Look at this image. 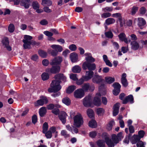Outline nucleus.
Here are the masks:
<instances>
[{"instance_id":"obj_28","label":"nucleus","mask_w":147,"mask_h":147,"mask_svg":"<svg viewBox=\"0 0 147 147\" xmlns=\"http://www.w3.org/2000/svg\"><path fill=\"white\" fill-rule=\"evenodd\" d=\"M140 140V138L137 135H134L132 137L131 142L133 144H135L138 142Z\"/></svg>"},{"instance_id":"obj_30","label":"nucleus","mask_w":147,"mask_h":147,"mask_svg":"<svg viewBox=\"0 0 147 147\" xmlns=\"http://www.w3.org/2000/svg\"><path fill=\"white\" fill-rule=\"evenodd\" d=\"M47 110L46 108L45 107H42L40 108L39 111V113L41 117H43L46 114Z\"/></svg>"},{"instance_id":"obj_14","label":"nucleus","mask_w":147,"mask_h":147,"mask_svg":"<svg viewBox=\"0 0 147 147\" xmlns=\"http://www.w3.org/2000/svg\"><path fill=\"white\" fill-rule=\"evenodd\" d=\"M113 85L114 88V89L113 90V94L115 95H117L119 93L120 91L121 86L117 82L115 83Z\"/></svg>"},{"instance_id":"obj_1","label":"nucleus","mask_w":147,"mask_h":147,"mask_svg":"<svg viewBox=\"0 0 147 147\" xmlns=\"http://www.w3.org/2000/svg\"><path fill=\"white\" fill-rule=\"evenodd\" d=\"M54 78L55 80L52 81L50 84L51 88L48 89V91L49 92H55L59 90L61 88L59 84L61 80L65 82L66 79V77L61 74L55 75Z\"/></svg>"},{"instance_id":"obj_33","label":"nucleus","mask_w":147,"mask_h":147,"mask_svg":"<svg viewBox=\"0 0 147 147\" xmlns=\"http://www.w3.org/2000/svg\"><path fill=\"white\" fill-rule=\"evenodd\" d=\"M102 139V140H99L97 141L96 143L98 147H105V142L104 140H105L103 138Z\"/></svg>"},{"instance_id":"obj_6","label":"nucleus","mask_w":147,"mask_h":147,"mask_svg":"<svg viewBox=\"0 0 147 147\" xmlns=\"http://www.w3.org/2000/svg\"><path fill=\"white\" fill-rule=\"evenodd\" d=\"M82 68L84 70L88 69L89 71H92L96 69V65L94 63H91L87 61H85L82 64Z\"/></svg>"},{"instance_id":"obj_2","label":"nucleus","mask_w":147,"mask_h":147,"mask_svg":"<svg viewBox=\"0 0 147 147\" xmlns=\"http://www.w3.org/2000/svg\"><path fill=\"white\" fill-rule=\"evenodd\" d=\"M102 136L103 138L105 140V142L109 147H114L115 146L114 144L118 143L120 140L116 135L115 134H113L112 136V138L113 142L109 139L107 133H103Z\"/></svg>"},{"instance_id":"obj_25","label":"nucleus","mask_w":147,"mask_h":147,"mask_svg":"<svg viewBox=\"0 0 147 147\" xmlns=\"http://www.w3.org/2000/svg\"><path fill=\"white\" fill-rule=\"evenodd\" d=\"M138 25L140 28H142V27L146 24V22L145 20L142 18H138Z\"/></svg>"},{"instance_id":"obj_44","label":"nucleus","mask_w":147,"mask_h":147,"mask_svg":"<svg viewBox=\"0 0 147 147\" xmlns=\"http://www.w3.org/2000/svg\"><path fill=\"white\" fill-rule=\"evenodd\" d=\"M38 54L40 56L42 57L45 58L47 55V53L42 50H40L38 51Z\"/></svg>"},{"instance_id":"obj_12","label":"nucleus","mask_w":147,"mask_h":147,"mask_svg":"<svg viewBox=\"0 0 147 147\" xmlns=\"http://www.w3.org/2000/svg\"><path fill=\"white\" fill-rule=\"evenodd\" d=\"M48 101V100L46 97L42 96L40 99L37 101L35 105L36 106H42L44 104H47Z\"/></svg>"},{"instance_id":"obj_3","label":"nucleus","mask_w":147,"mask_h":147,"mask_svg":"<svg viewBox=\"0 0 147 147\" xmlns=\"http://www.w3.org/2000/svg\"><path fill=\"white\" fill-rule=\"evenodd\" d=\"M74 124V126L79 127L84 123L83 118L81 114L78 113L73 117Z\"/></svg>"},{"instance_id":"obj_23","label":"nucleus","mask_w":147,"mask_h":147,"mask_svg":"<svg viewBox=\"0 0 147 147\" xmlns=\"http://www.w3.org/2000/svg\"><path fill=\"white\" fill-rule=\"evenodd\" d=\"M125 35L123 33H121L119 35V40L122 41H124L126 43H128L130 42V40H127V39L125 37Z\"/></svg>"},{"instance_id":"obj_11","label":"nucleus","mask_w":147,"mask_h":147,"mask_svg":"<svg viewBox=\"0 0 147 147\" xmlns=\"http://www.w3.org/2000/svg\"><path fill=\"white\" fill-rule=\"evenodd\" d=\"M84 94L82 89L80 88L75 91L74 92V96L76 98H80L84 96Z\"/></svg>"},{"instance_id":"obj_26","label":"nucleus","mask_w":147,"mask_h":147,"mask_svg":"<svg viewBox=\"0 0 147 147\" xmlns=\"http://www.w3.org/2000/svg\"><path fill=\"white\" fill-rule=\"evenodd\" d=\"M20 4L24 6L25 8H28L30 5V0H22L20 3Z\"/></svg>"},{"instance_id":"obj_13","label":"nucleus","mask_w":147,"mask_h":147,"mask_svg":"<svg viewBox=\"0 0 147 147\" xmlns=\"http://www.w3.org/2000/svg\"><path fill=\"white\" fill-rule=\"evenodd\" d=\"M62 61V57H61L58 56L51 60L50 64L52 65H59L61 63Z\"/></svg>"},{"instance_id":"obj_10","label":"nucleus","mask_w":147,"mask_h":147,"mask_svg":"<svg viewBox=\"0 0 147 147\" xmlns=\"http://www.w3.org/2000/svg\"><path fill=\"white\" fill-rule=\"evenodd\" d=\"M101 96V95L99 93L96 94L93 101V103L95 105L99 106L101 105V104L100 100Z\"/></svg>"},{"instance_id":"obj_53","label":"nucleus","mask_w":147,"mask_h":147,"mask_svg":"<svg viewBox=\"0 0 147 147\" xmlns=\"http://www.w3.org/2000/svg\"><path fill=\"white\" fill-rule=\"evenodd\" d=\"M45 134V136L47 138H50L52 137V134L51 132H50L49 131H47L45 133H44Z\"/></svg>"},{"instance_id":"obj_36","label":"nucleus","mask_w":147,"mask_h":147,"mask_svg":"<svg viewBox=\"0 0 147 147\" xmlns=\"http://www.w3.org/2000/svg\"><path fill=\"white\" fill-rule=\"evenodd\" d=\"M105 79L106 82L109 84H111L115 81V78L114 77H106Z\"/></svg>"},{"instance_id":"obj_16","label":"nucleus","mask_w":147,"mask_h":147,"mask_svg":"<svg viewBox=\"0 0 147 147\" xmlns=\"http://www.w3.org/2000/svg\"><path fill=\"white\" fill-rule=\"evenodd\" d=\"M2 43L5 47L7 49L8 51H11V47L9 46V41L8 38L6 37H4L2 40Z\"/></svg>"},{"instance_id":"obj_32","label":"nucleus","mask_w":147,"mask_h":147,"mask_svg":"<svg viewBox=\"0 0 147 147\" xmlns=\"http://www.w3.org/2000/svg\"><path fill=\"white\" fill-rule=\"evenodd\" d=\"M115 22V20L114 19L111 18H109L106 20L105 24L107 25H109L114 23Z\"/></svg>"},{"instance_id":"obj_34","label":"nucleus","mask_w":147,"mask_h":147,"mask_svg":"<svg viewBox=\"0 0 147 147\" xmlns=\"http://www.w3.org/2000/svg\"><path fill=\"white\" fill-rule=\"evenodd\" d=\"M89 126L92 128H95L97 126L96 121L94 120H92L89 122Z\"/></svg>"},{"instance_id":"obj_43","label":"nucleus","mask_w":147,"mask_h":147,"mask_svg":"<svg viewBox=\"0 0 147 147\" xmlns=\"http://www.w3.org/2000/svg\"><path fill=\"white\" fill-rule=\"evenodd\" d=\"M41 77L42 79L45 81L49 79V76L48 74L44 72L42 74Z\"/></svg>"},{"instance_id":"obj_55","label":"nucleus","mask_w":147,"mask_h":147,"mask_svg":"<svg viewBox=\"0 0 147 147\" xmlns=\"http://www.w3.org/2000/svg\"><path fill=\"white\" fill-rule=\"evenodd\" d=\"M76 127L73 126L72 129L71 131L72 134H77L78 132V130Z\"/></svg>"},{"instance_id":"obj_29","label":"nucleus","mask_w":147,"mask_h":147,"mask_svg":"<svg viewBox=\"0 0 147 147\" xmlns=\"http://www.w3.org/2000/svg\"><path fill=\"white\" fill-rule=\"evenodd\" d=\"M103 58L104 61L105 63L109 67H112V65L110 61L108 59L107 56L106 55H104L103 56Z\"/></svg>"},{"instance_id":"obj_20","label":"nucleus","mask_w":147,"mask_h":147,"mask_svg":"<svg viewBox=\"0 0 147 147\" xmlns=\"http://www.w3.org/2000/svg\"><path fill=\"white\" fill-rule=\"evenodd\" d=\"M86 56L85 59L86 61L90 63H92L95 61V59L92 56L91 54L90 53H86L85 54Z\"/></svg>"},{"instance_id":"obj_46","label":"nucleus","mask_w":147,"mask_h":147,"mask_svg":"<svg viewBox=\"0 0 147 147\" xmlns=\"http://www.w3.org/2000/svg\"><path fill=\"white\" fill-rule=\"evenodd\" d=\"M15 27L14 25L13 24H10L9 25L8 30L10 32H13L14 30Z\"/></svg>"},{"instance_id":"obj_45","label":"nucleus","mask_w":147,"mask_h":147,"mask_svg":"<svg viewBox=\"0 0 147 147\" xmlns=\"http://www.w3.org/2000/svg\"><path fill=\"white\" fill-rule=\"evenodd\" d=\"M111 15V13L109 12H105L103 13L101 15L102 18H106L110 17Z\"/></svg>"},{"instance_id":"obj_7","label":"nucleus","mask_w":147,"mask_h":147,"mask_svg":"<svg viewBox=\"0 0 147 147\" xmlns=\"http://www.w3.org/2000/svg\"><path fill=\"white\" fill-rule=\"evenodd\" d=\"M82 90L84 93L85 92L93 91L95 89L94 86L93 85H90L89 83H85L82 86Z\"/></svg>"},{"instance_id":"obj_39","label":"nucleus","mask_w":147,"mask_h":147,"mask_svg":"<svg viewBox=\"0 0 147 147\" xmlns=\"http://www.w3.org/2000/svg\"><path fill=\"white\" fill-rule=\"evenodd\" d=\"M87 113L88 116L91 118L94 115L93 111L90 109H88L87 111Z\"/></svg>"},{"instance_id":"obj_51","label":"nucleus","mask_w":147,"mask_h":147,"mask_svg":"<svg viewBox=\"0 0 147 147\" xmlns=\"http://www.w3.org/2000/svg\"><path fill=\"white\" fill-rule=\"evenodd\" d=\"M32 5L33 8L35 9L39 8V5L36 1L33 2Z\"/></svg>"},{"instance_id":"obj_59","label":"nucleus","mask_w":147,"mask_h":147,"mask_svg":"<svg viewBox=\"0 0 147 147\" xmlns=\"http://www.w3.org/2000/svg\"><path fill=\"white\" fill-rule=\"evenodd\" d=\"M112 17L114 18H121V14L119 13H116L113 14L112 15Z\"/></svg>"},{"instance_id":"obj_50","label":"nucleus","mask_w":147,"mask_h":147,"mask_svg":"<svg viewBox=\"0 0 147 147\" xmlns=\"http://www.w3.org/2000/svg\"><path fill=\"white\" fill-rule=\"evenodd\" d=\"M70 78L71 79L74 81H76L78 80L77 75L74 74H71L70 75Z\"/></svg>"},{"instance_id":"obj_15","label":"nucleus","mask_w":147,"mask_h":147,"mask_svg":"<svg viewBox=\"0 0 147 147\" xmlns=\"http://www.w3.org/2000/svg\"><path fill=\"white\" fill-rule=\"evenodd\" d=\"M94 74V72L92 71H88L86 72L85 75L82 76L85 81H87L90 80L93 77Z\"/></svg>"},{"instance_id":"obj_9","label":"nucleus","mask_w":147,"mask_h":147,"mask_svg":"<svg viewBox=\"0 0 147 147\" xmlns=\"http://www.w3.org/2000/svg\"><path fill=\"white\" fill-rule=\"evenodd\" d=\"M83 103L84 105L86 107H90L92 104L91 96L88 95L83 100Z\"/></svg>"},{"instance_id":"obj_63","label":"nucleus","mask_w":147,"mask_h":147,"mask_svg":"<svg viewBox=\"0 0 147 147\" xmlns=\"http://www.w3.org/2000/svg\"><path fill=\"white\" fill-rule=\"evenodd\" d=\"M52 113L55 115H57L59 113V110L57 109H55L52 111Z\"/></svg>"},{"instance_id":"obj_56","label":"nucleus","mask_w":147,"mask_h":147,"mask_svg":"<svg viewBox=\"0 0 147 147\" xmlns=\"http://www.w3.org/2000/svg\"><path fill=\"white\" fill-rule=\"evenodd\" d=\"M111 42L112 43L113 46L115 49H119V46L117 42H114L113 40H111Z\"/></svg>"},{"instance_id":"obj_61","label":"nucleus","mask_w":147,"mask_h":147,"mask_svg":"<svg viewBox=\"0 0 147 147\" xmlns=\"http://www.w3.org/2000/svg\"><path fill=\"white\" fill-rule=\"evenodd\" d=\"M40 24L42 25H45L47 24L48 23V21L45 19H43L41 20L40 22Z\"/></svg>"},{"instance_id":"obj_57","label":"nucleus","mask_w":147,"mask_h":147,"mask_svg":"<svg viewBox=\"0 0 147 147\" xmlns=\"http://www.w3.org/2000/svg\"><path fill=\"white\" fill-rule=\"evenodd\" d=\"M69 48L70 50L74 51L76 50L77 47L75 45L72 44L69 46Z\"/></svg>"},{"instance_id":"obj_35","label":"nucleus","mask_w":147,"mask_h":147,"mask_svg":"<svg viewBox=\"0 0 147 147\" xmlns=\"http://www.w3.org/2000/svg\"><path fill=\"white\" fill-rule=\"evenodd\" d=\"M76 87L75 86H71L68 87L66 90L67 93L70 94L72 92L76 89Z\"/></svg>"},{"instance_id":"obj_47","label":"nucleus","mask_w":147,"mask_h":147,"mask_svg":"<svg viewBox=\"0 0 147 147\" xmlns=\"http://www.w3.org/2000/svg\"><path fill=\"white\" fill-rule=\"evenodd\" d=\"M48 123H45L43 126V133H45L48 130Z\"/></svg>"},{"instance_id":"obj_31","label":"nucleus","mask_w":147,"mask_h":147,"mask_svg":"<svg viewBox=\"0 0 147 147\" xmlns=\"http://www.w3.org/2000/svg\"><path fill=\"white\" fill-rule=\"evenodd\" d=\"M62 102L67 106L70 105L71 103V100L69 98L67 97L63 98L62 100Z\"/></svg>"},{"instance_id":"obj_48","label":"nucleus","mask_w":147,"mask_h":147,"mask_svg":"<svg viewBox=\"0 0 147 147\" xmlns=\"http://www.w3.org/2000/svg\"><path fill=\"white\" fill-rule=\"evenodd\" d=\"M97 112L98 115H101L104 113V110L102 108H99L97 109Z\"/></svg>"},{"instance_id":"obj_64","label":"nucleus","mask_w":147,"mask_h":147,"mask_svg":"<svg viewBox=\"0 0 147 147\" xmlns=\"http://www.w3.org/2000/svg\"><path fill=\"white\" fill-rule=\"evenodd\" d=\"M131 39L133 41H136L137 40V37L134 34H132L130 36Z\"/></svg>"},{"instance_id":"obj_19","label":"nucleus","mask_w":147,"mask_h":147,"mask_svg":"<svg viewBox=\"0 0 147 147\" xmlns=\"http://www.w3.org/2000/svg\"><path fill=\"white\" fill-rule=\"evenodd\" d=\"M131 49L134 50H138L140 47L139 43L136 41H132L131 42Z\"/></svg>"},{"instance_id":"obj_37","label":"nucleus","mask_w":147,"mask_h":147,"mask_svg":"<svg viewBox=\"0 0 147 147\" xmlns=\"http://www.w3.org/2000/svg\"><path fill=\"white\" fill-rule=\"evenodd\" d=\"M52 2L50 0H43L42 1V4L44 6H50L52 4Z\"/></svg>"},{"instance_id":"obj_27","label":"nucleus","mask_w":147,"mask_h":147,"mask_svg":"<svg viewBox=\"0 0 147 147\" xmlns=\"http://www.w3.org/2000/svg\"><path fill=\"white\" fill-rule=\"evenodd\" d=\"M71 70L74 73H79L81 71V68L79 66L76 65L72 67Z\"/></svg>"},{"instance_id":"obj_22","label":"nucleus","mask_w":147,"mask_h":147,"mask_svg":"<svg viewBox=\"0 0 147 147\" xmlns=\"http://www.w3.org/2000/svg\"><path fill=\"white\" fill-rule=\"evenodd\" d=\"M120 104L119 103H117L113 106V115L114 116L117 115L119 113V107Z\"/></svg>"},{"instance_id":"obj_18","label":"nucleus","mask_w":147,"mask_h":147,"mask_svg":"<svg viewBox=\"0 0 147 147\" xmlns=\"http://www.w3.org/2000/svg\"><path fill=\"white\" fill-rule=\"evenodd\" d=\"M67 116V114L65 112H61L59 114V118L63 124H65L66 123Z\"/></svg>"},{"instance_id":"obj_40","label":"nucleus","mask_w":147,"mask_h":147,"mask_svg":"<svg viewBox=\"0 0 147 147\" xmlns=\"http://www.w3.org/2000/svg\"><path fill=\"white\" fill-rule=\"evenodd\" d=\"M115 122L113 120L111 121L107 125V128L108 130L110 131L111 130L113 126L114 125Z\"/></svg>"},{"instance_id":"obj_41","label":"nucleus","mask_w":147,"mask_h":147,"mask_svg":"<svg viewBox=\"0 0 147 147\" xmlns=\"http://www.w3.org/2000/svg\"><path fill=\"white\" fill-rule=\"evenodd\" d=\"M61 134L65 138L69 137L70 136L69 134H68L67 131L64 130H63L61 131Z\"/></svg>"},{"instance_id":"obj_49","label":"nucleus","mask_w":147,"mask_h":147,"mask_svg":"<svg viewBox=\"0 0 147 147\" xmlns=\"http://www.w3.org/2000/svg\"><path fill=\"white\" fill-rule=\"evenodd\" d=\"M104 12H111L113 11V8L112 7H107L102 9Z\"/></svg>"},{"instance_id":"obj_24","label":"nucleus","mask_w":147,"mask_h":147,"mask_svg":"<svg viewBox=\"0 0 147 147\" xmlns=\"http://www.w3.org/2000/svg\"><path fill=\"white\" fill-rule=\"evenodd\" d=\"M128 102H130L131 103L134 102L133 96L132 95H130L126 97L123 101V103L124 104H125Z\"/></svg>"},{"instance_id":"obj_42","label":"nucleus","mask_w":147,"mask_h":147,"mask_svg":"<svg viewBox=\"0 0 147 147\" xmlns=\"http://www.w3.org/2000/svg\"><path fill=\"white\" fill-rule=\"evenodd\" d=\"M105 34L107 37L109 38H111L113 36V34L111 31L105 32Z\"/></svg>"},{"instance_id":"obj_58","label":"nucleus","mask_w":147,"mask_h":147,"mask_svg":"<svg viewBox=\"0 0 147 147\" xmlns=\"http://www.w3.org/2000/svg\"><path fill=\"white\" fill-rule=\"evenodd\" d=\"M44 34L47 36L50 37L53 35V33L48 31H45L44 32Z\"/></svg>"},{"instance_id":"obj_4","label":"nucleus","mask_w":147,"mask_h":147,"mask_svg":"<svg viewBox=\"0 0 147 147\" xmlns=\"http://www.w3.org/2000/svg\"><path fill=\"white\" fill-rule=\"evenodd\" d=\"M51 47L54 50H51L49 49L48 50V52L53 56H57L58 54V52H60L63 50L62 47L58 45H52L51 46Z\"/></svg>"},{"instance_id":"obj_60","label":"nucleus","mask_w":147,"mask_h":147,"mask_svg":"<svg viewBox=\"0 0 147 147\" xmlns=\"http://www.w3.org/2000/svg\"><path fill=\"white\" fill-rule=\"evenodd\" d=\"M137 147H145L142 141H139L137 144Z\"/></svg>"},{"instance_id":"obj_8","label":"nucleus","mask_w":147,"mask_h":147,"mask_svg":"<svg viewBox=\"0 0 147 147\" xmlns=\"http://www.w3.org/2000/svg\"><path fill=\"white\" fill-rule=\"evenodd\" d=\"M60 70V67L59 65H52L51 68H47L46 69L47 72L53 74H55L59 72Z\"/></svg>"},{"instance_id":"obj_17","label":"nucleus","mask_w":147,"mask_h":147,"mask_svg":"<svg viewBox=\"0 0 147 147\" xmlns=\"http://www.w3.org/2000/svg\"><path fill=\"white\" fill-rule=\"evenodd\" d=\"M70 59L72 63H76L79 61L78 55L75 53H73L70 54Z\"/></svg>"},{"instance_id":"obj_52","label":"nucleus","mask_w":147,"mask_h":147,"mask_svg":"<svg viewBox=\"0 0 147 147\" xmlns=\"http://www.w3.org/2000/svg\"><path fill=\"white\" fill-rule=\"evenodd\" d=\"M84 81H85V80L84 79V78H83V77L82 76L81 78L76 82V84L78 85H81L82 84Z\"/></svg>"},{"instance_id":"obj_5","label":"nucleus","mask_w":147,"mask_h":147,"mask_svg":"<svg viewBox=\"0 0 147 147\" xmlns=\"http://www.w3.org/2000/svg\"><path fill=\"white\" fill-rule=\"evenodd\" d=\"M32 37L31 36L25 35L24 36V39L23 40L24 43L23 46L25 49L30 48V45L31 44V40Z\"/></svg>"},{"instance_id":"obj_38","label":"nucleus","mask_w":147,"mask_h":147,"mask_svg":"<svg viewBox=\"0 0 147 147\" xmlns=\"http://www.w3.org/2000/svg\"><path fill=\"white\" fill-rule=\"evenodd\" d=\"M138 9V7L137 6H133L131 9V14L133 16L135 15L136 13L137 12Z\"/></svg>"},{"instance_id":"obj_21","label":"nucleus","mask_w":147,"mask_h":147,"mask_svg":"<svg viewBox=\"0 0 147 147\" xmlns=\"http://www.w3.org/2000/svg\"><path fill=\"white\" fill-rule=\"evenodd\" d=\"M102 81V76L98 75H95L92 79V82L95 83H99Z\"/></svg>"},{"instance_id":"obj_62","label":"nucleus","mask_w":147,"mask_h":147,"mask_svg":"<svg viewBox=\"0 0 147 147\" xmlns=\"http://www.w3.org/2000/svg\"><path fill=\"white\" fill-rule=\"evenodd\" d=\"M121 82L123 85L124 87H126L127 86L128 83L127 80H121Z\"/></svg>"},{"instance_id":"obj_54","label":"nucleus","mask_w":147,"mask_h":147,"mask_svg":"<svg viewBox=\"0 0 147 147\" xmlns=\"http://www.w3.org/2000/svg\"><path fill=\"white\" fill-rule=\"evenodd\" d=\"M146 11V8L144 7H142L140 9V14L144 15V14Z\"/></svg>"}]
</instances>
